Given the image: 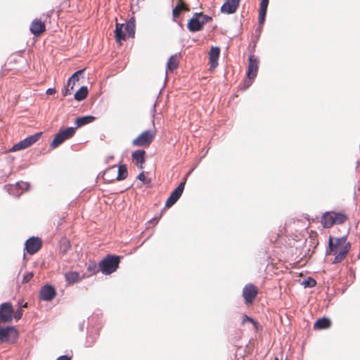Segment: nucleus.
<instances>
[{"mask_svg":"<svg viewBox=\"0 0 360 360\" xmlns=\"http://www.w3.org/2000/svg\"><path fill=\"white\" fill-rule=\"evenodd\" d=\"M329 254L335 255L333 264H338L345 259L351 249V243L347 242V236L340 238L330 236L328 240Z\"/></svg>","mask_w":360,"mask_h":360,"instance_id":"f257e3e1","label":"nucleus"},{"mask_svg":"<svg viewBox=\"0 0 360 360\" xmlns=\"http://www.w3.org/2000/svg\"><path fill=\"white\" fill-rule=\"evenodd\" d=\"M348 220L345 211H330L324 212L321 217V224L325 229H329L335 224H342Z\"/></svg>","mask_w":360,"mask_h":360,"instance_id":"f03ea898","label":"nucleus"},{"mask_svg":"<svg viewBox=\"0 0 360 360\" xmlns=\"http://www.w3.org/2000/svg\"><path fill=\"white\" fill-rule=\"evenodd\" d=\"M127 34L129 37H134L135 20L134 18H131L126 24L118 22L115 24V37L117 43L122 45V41L126 40Z\"/></svg>","mask_w":360,"mask_h":360,"instance_id":"7ed1b4c3","label":"nucleus"},{"mask_svg":"<svg viewBox=\"0 0 360 360\" xmlns=\"http://www.w3.org/2000/svg\"><path fill=\"white\" fill-rule=\"evenodd\" d=\"M153 129L146 130L141 133L132 141L131 144L135 147H148L154 141L157 134V129L155 127L154 120H153Z\"/></svg>","mask_w":360,"mask_h":360,"instance_id":"20e7f679","label":"nucleus"},{"mask_svg":"<svg viewBox=\"0 0 360 360\" xmlns=\"http://www.w3.org/2000/svg\"><path fill=\"white\" fill-rule=\"evenodd\" d=\"M120 258L115 255H108L99 263V269L103 274L108 275L117 270Z\"/></svg>","mask_w":360,"mask_h":360,"instance_id":"39448f33","label":"nucleus"},{"mask_svg":"<svg viewBox=\"0 0 360 360\" xmlns=\"http://www.w3.org/2000/svg\"><path fill=\"white\" fill-rule=\"evenodd\" d=\"M212 20V18L202 13H195L188 20L187 27L190 32H195L202 29L203 25Z\"/></svg>","mask_w":360,"mask_h":360,"instance_id":"423d86ee","label":"nucleus"},{"mask_svg":"<svg viewBox=\"0 0 360 360\" xmlns=\"http://www.w3.org/2000/svg\"><path fill=\"white\" fill-rule=\"evenodd\" d=\"M19 333L14 326H3L0 324V342L15 343Z\"/></svg>","mask_w":360,"mask_h":360,"instance_id":"0eeeda50","label":"nucleus"},{"mask_svg":"<svg viewBox=\"0 0 360 360\" xmlns=\"http://www.w3.org/2000/svg\"><path fill=\"white\" fill-rule=\"evenodd\" d=\"M76 128L68 127L65 129L60 130L58 134H56L53 140L51 143L52 148H56L65 140L72 137L75 134Z\"/></svg>","mask_w":360,"mask_h":360,"instance_id":"6e6552de","label":"nucleus"},{"mask_svg":"<svg viewBox=\"0 0 360 360\" xmlns=\"http://www.w3.org/2000/svg\"><path fill=\"white\" fill-rule=\"evenodd\" d=\"M248 60L249 63L247 72L248 81L245 82L247 84L246 87H248L252 84V80L256 77L259 69V60L255 57V56H250Z\"/></svg>","mask_w":360,"mask_h":360,"instance_id":"1a4fd4ad","label":"nucleus"},{"mask_svg":"<svg viewBox=\"0 0 360 360\" xmlns=\"http://www.w3.org/2000/svg\"><path fill=\"white\" fill-rule=\"evenodd\" d=\"M259 292L258 288L252 283H248L243 289V297L246 304H252Z\"/></svg>","mask_w":360,"mask_h":360,"instance_id":"9d476101","label":"nucleus"},{"mask_svg":"<svg viewBox=\"0 0 360 360\" xmlns=\"http://www.w3.org/2000/svg\"><path fill=\"white\" fill-rule=\"evenodd\" d=\"M41 133H37L33 135H31L26 139H23L22 141H20L18 143L15 144L10 150V151L14 152L17 150H20L22 149H25L30 146H31L32 144L36 143L39 138L41 137Z\"/></svg>","mask_w":360,"mask_h":360,"instance_id":"9b49d317","label":"nucleus"},{"mask_svg":"<svg viewBox=\"0 0 360 360\" xmlns=\"http://www.w3.org/2000/svg\"><path fill=\"white\" fill-rule=\"evenodd\" d=\"M13 307L10 302H4L0 304V324L9 323L13 320Z\"/></svg>","mask_w":360,"mask_h":360,"instance_id":"f8f14e48","label":"nucleus"},{"mask_svg":"<svg viewBox=\"0 0 360 360\" xmlns=\"http://www.w3.org/2000/svg\"><path fill=\"white\" fill-rule=\"evenodd\" d=\"M186 181V177L184 179V181L179 184V185L173 191V192L171 193L169 197L167 198L166 203H165V207L169 208L172 205H174L176 201L179 199V198L181 196Z\"/></svg>","mask_w":360,"mask_h":360,"instance_id":"ddd939ff","label":"nucleus"},{"mask_svg":"<svg viewBox=\"0 0 360 360\" xmlns=\"http://www.w3.org/2000/svg\"><path fill=\"white\" fill-rule=\"evenodd\" d=\"M42 246V240L39 237H31L27 239L25 244V250L30 255L37 252Z\"/></svg>","mask_w":360,"mask_h":360,"instance_id":"4468645a","label":"nucleus"},{"mask_svg":"<svg viewBox=\"0 0 360 360\" xmlns=\"http://www.w3.org/2000/svg\"><path fill=\"white\" fill-rule=\"evenodd\" d=\"M30 30L35 37H40L46 31L45 22L39 18H35L30 24Z\"/></svg>","mask_w":360,"mask_h":360,"instance_id":"2eb2a0df","label":"nucleus"},{"mask_svg":"<svg viewBox=\"0 0 360 360\" xmlns=\"http://www.w3.org/2000/svg\"><path fill=\"white\" fill-rule=\"evenodd\" d=\"M239 0H226L221 7V11L226 14L234 13L239 6Z\"/></svg>","mask_w":360,"mask_h":360,"instance_id":"dca6fc26","label":"nucleus"},{"mask_svg":"<svg viewBox=\"0 0 360 360\" xmlns=\"http://www.w3.org/2000/svg\"><path fill=\"white\" fill-rule=\"evenodd\" d=\"M188 11H190V8L184 0H176V5L172 11L174 18H179L183 12Z\"/></svg>","mask_w":360,"mask_h":360,"instance_id":"f3484780","label":"nucleus"},{"mask_svg":"<svg viewBox=\"0 0 360 360\" xmlns=\"http://www.w3.org/2000/svg\"><path fill=\"white\" fill-rule=\"evenodd\" d=\"M56 295L55 289L51 285H45L40 290V298L44 301L52 300Z\"/></svg>","mask_w":360,"mask_h":360,"instance_id":"a211bd4d","label":"nucleus"},{"mask_svg":"<svg viewBox=\"0 0 360 360\" xmlns=\"http://www.w3.org/2000/svg\"><path fill=\"white\" fill-rule=\"evenodd\" d=\"M146 151L143 150H136L131 154V158L136 165L140 168L143 169L145 162Z\"/></svg>","mask_w":360,"mask_h":360,"instance_id":"6ab92c4d","label":"nucleus"},{"mask_svg":"<svg viewBox=\"0 0 360 360\" xmlns=\"http://www.w3.org/2000/svg\"><path fill=\"white\" fill-rule=\"evenodd\" d=\"M220 54V49L217 46L212 47L209 51V61L210 68H215L218 65V59Z\"/></svg>","mask_w":360,"mask_h":360,"instance_id":"aec40b11","label":"nucleus"},{"mask_svg":"<svg viewBox=\"0 0 360 360\" xmlns=\"http://www.w3.org/2000/svg\"><path fill=\"white\" fill-rule=\"evenodd\" d=\"M179 64V56L175 54L172 56L168 61L167 65V71L172 72L176 70Z\"/></svg>","mask_w":360,"mask_h":360,"instance_id":"412c9836","label":"nucleus"},{"mask_svg":"<svg viewBox=\"0 0 360 360\" xmlns=\"http://www.w3.org/2000/svg\"><path fill=\"white\" fill-rule=\"evenodd\" d=\"M269 0H262L259 11V22L263 24L265 20Z\"/></svg>","mask_w":360,"mask_h":360,"instance_id":"4be33fe9","label":"nucleus"},{"mask_svg":"<svg viewBox=\"0 0 360 360\" xmlns=\"http://www.w3.org/2000/svg\"><path fill=\"white\" fill-rule=\"evenodd\" d=\"M65 278L66 282L69 285H71V284H73L75 283H77V282H78L79 281H80L82 279V278L79 276V274L78 272H76V271H69V272H67L65 274Z\"/></svg>","mask_w":360,"mask_h":360,"instance_id":"5701e85b","label":"nucleus"},{"mask_svg":"<svg viewBox=\"0 0 360 360\" xmlns=\"http://www.w3.org/2000/svg\"><path fill=\"white\" fill-rule=\"evenodd\" d=\"M330 325H331V322H330V319H328L327 318H322V319H318L315 322V323L314 325V328L318 329V330L327 329L330 326Z\"/></svg>","mask_w":360,"mask_h":360,"instance_id":"b1692460","label":"nucleus"},{"mask_svg":"<svg viewBox=\"0 0 360 360\" xmlns=\"http://www.w3.org/2000/svg\"><path fill=\"white\" fill-rule=\"evenodd\" d=\"M103 178L106 182L109 183L116 180L115 167L106 169L103 173Z\"/></svg>","mask_w":360,"mask_h":360,"instance_id":"393cba45","label":"nucleus"},{"mask_svg":"<svg viewBox=\"0 0 360 360\" xmlns=\"http://www.w3.org/2000/svg\"><path fill=\"white\" fill-rule=\"evenodd\" d=\"M94 120H95V117L94 116H91V115L84 116V117L77 118L75 120V124H76L77 127H80L85 124L92 122L93 121H94Z\"/></svg>","mask_w":360,"mask_h":360,"instance_id":"a878e982","label":"nucleus"},{"mask_svg":"<svg viewBox=\"0 0 360 360\" xmlns=\"http://www.w3.org/2000/svg\"><path fill=\"white\" fill-rule=\"evenodd\" d=\"M128 172L125 165H121L118 167L117 174L115 173L116 180L122 181L127 177Z\"/></svg>","mask_w":360,"mask_h":360,"instance_id":"bb28decb","label":"nucleus"},{"mask_svg":"<svg viewBox=\"0 0 360 360\" xmlns=\"http://www.w3.org/2000/svg\"><path fill=\"white\" fill-rule=\"evenodd\" d=\"M88 89L86 86H82L75 94V99L78 101H83L88 96Z\"/></svg>","mask_w":360,"mask_h":360,"instance_id":"cd10ccee","label":"nucleus"},{"mask_svg":"<svg viewBox=\"0 0 360 360\" xmlns=\"http://www.w3.org/2000/svg\"><path fill=\"white\" fill-rule=\"evenodd\" d=\"M84 71V70H80L75 72L68 79V86H70V89H73L75 82L79 80V76L82 75Z\"/></svg>","mask_w":360,"mask_h":360,"instance_id":"c85d7f7f","label":"nucleus"},{"mask_svg":"<svg viewBox=\"0 0 360 360\" xmlns=\"http://www.w3.org/2000/svg\"><path fill=\"white\" fill-rule=\"evenodd\" d=\"M22 307H24V308L27 307V303L25 302L22 306H20L15 312L13 311V318H14L15 320H20L22 318V314H23V310L22 309Z\"/></svg>","mask_w":360,"mask_h":360,"instance_id":"c756f323","label":"nucleus"},{"mask_svg":"<svg viewBox=\"0 0 360 360\" xmlns=\"http://www.w3.org/2000/svg\"><path fill=\"white\" fill-rule=\"evenodd\" d=\"M246 322L252 323L256 329L258 328L259 324L257 321H255L253 319L249 317L247 315H243L242 319V324H245Z\"/></svg>","mask_w":360,"mask_h":360,"instance_id":"7c9ffc66","label":"nucleus"},{"mask_svg":"<svg viewBox=\"0 0 360 360\" xmlns=\"http://www.w3.org/2000/svg\"><path fill=\"white\" fill-rule=\"evenodd\" d=\"M70 248V243L67 240H65L60 244V252L63 253V255H65Z\"/></svg>","mask_w":360,"mask_h":360,"instance_id":"2f4dec72","label":"nucleus"},{"mask_svg":"<svg viewBox=\"0 0 360 360\" xmlns=\"http://www.w3.org/2000/svg\"><path fill=\"white\" fill-rule=\"evenodd\" d=\"M304 284L307 287L313 288L316 285V281L314 278L309 277L304 281Z\"/></svg>","mask_w":360,"mask_h":360,"instance_id":"473e14b6","label":"nucleus"},{"mask_svg":"<svg viewBox=\"0 0 360 360\" xmlns=\"http://www.w3.org/2000/svg\"><path fill=\"white\" fill-rule=\"evenodd\" d=\"M88 271L91 273L95 274L98 271L99 266L96 265L95 263L89 264L88 266Z\"/></svg>","mask_w":360,"mask_h":360,"instance_id":"72a5a7b5","label":"nucleus"},{"mask_svg":"<svg viewBox=\"0 0 360 360\" xmlns=\"http://www.w3.org/2000/svg\"><path fill=\"white\" fill-rule=\"evenodd\" d=\"M34 276V274L32 272H29L27 274H26L24 276H23V278H22V283H28Z\"/></svg>","mask_w":360,"mask_h":360,"instance_id":"f704fd0d","label":"nucleus"},{"mask_svg":"<svg viewBox=\"0 0 360 360\" xmlns=\"http://www.w3.org/2000/svg\"><path fill=\"white\" fill-rule=\"evenodd\" d=\"M137 178L140 180V181H142L143 182H144V184H149L150 182V180L149 179H146L144 174L143 172L140 173Z\"/></svg>","mask_w":360,"mask_h":360,"instance_id":"c9c22d12","label":"nucleus"},{"mask_svg":"<svg viewBox=\"0 0 360 360\" xmlns=\"http://www.w3.org/2000/svg\"><path fill=\"white\" fill-rule=\"evenodd\" d=\"M70 90H71V89H70V86H68L67 85V87L65 88V90H64V91L63 92V96H68V95L70 94H71V93H70Z\"/></svg>","mask_w":360,"mask_h":360,"instance_id":"e433bc0d","label":"nucleus"},{"mask_svg":"<svg viewBox=\"0 0 360 360\" xmlns=\"http://www.w3.org/2000/svg\"><path fill=\"white\" fill-rule=\"evenodd\" d=\"M56 360H71V357L67 356V355H63L57 358Z\"/></svg>","mask_w":360,"mask_h":360,"instance_id":"4c0bfd02","label":"nucleus"},{"mask_svg":"<svg viewBox=\"0 0 360 360\" xmlns=\"http://www.w3.org/2000/svg\"><path fill=\"white\" fill-rule=\"evenodd\" d=\"M46 94L48 95H52V94H54L56 93V89H53V88H49L46 90Z\"/></svg>","mask_w":360,"mask_h":360,"instance_id":"58836bf2","label":"nucleus"},{"mask_svg":"<svg viewBox=\"0 0 360 360\" xmlns=\"http://www.w3.org/2000/svg\"><path fill=\"white\" fill-rule=\"evenodd\" d=\"M159 219L160 217H154L152 219H150L149 222L153 224H157L158 222L159 221Z\"/></svg>","mask_w":360,"mask_h":360,"instance_id":"ea45409f","label":"nucleus"},{"mask_svg":"<svg viewBox=\"0 0 360 360\" xmlns=\"http://www.w3.org/2000/svg\"><path fill=\"white\" fill-rule=\"evenodd\" d=\"M53 11H49V12L46 13V16H47L48 18H51V15L53 14Z\"/></svg>","mask_w":360,"mask_h":360,"instance_id":"a19ab883","label":"nucleus"},{"mask_svg":"<svg viewBox=\"0 0 360 360\" xmlns=\"http://www.w3.org/2000/svg\"><path fill=\"white\" fill-rule=\"evenodd\" d=\"M274 360H279L278 357H276Z\"/></svg>","mask_w":360,"mask_h":360,"instance_id":"79ce46f5","label":"nucleus"}]
</instances>
